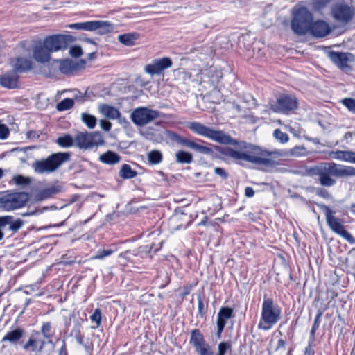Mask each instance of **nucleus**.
Listing matches in <instances>:
<instances>
[{
  "label": "nucleus",
  "mask_w": 355,
  "mask_h": 355,
  "mask_svg": "<svg viewBox=\"0 0 355 355\" xmlns=\"http://www.w3.org/2000/svg\"><path fill=\"white\" fill-rule=\"evenodd\" d=\"M236 142L234 145H238L239 150L227 148L225 151V155L233 159L236 164L243 166L250 163L270 167L278 164V162L274 160L273 150L269 151L245 141Z\"/></svg>",
  "instance_id": "f257e3e1"
},
{
  "label": "nucleus",
  "mask_w": 355,
  "mask_h": 355,
  "mask_svg": "<svg viewBox=\"0 0 355 355\" xmlns=\"http://www.w3.org/2000/svg\"><path fill=\"white\" fill-rule=\"evenodd\" d=\"M313 173L318 176L319 182L322 186L331 187L336 184L334 178L352 175L355 173V171L352 167L334 162H324L314 168Z\"/></svg>",
  "instance_id": "f03ea898"
},
{
  "label": "nucleus",
  "mask_w": 355,
  "mask_h": 355,
  "mask_svg": "<svg viewBox=\"0 0 355 355\" xmlns=\"http://www.w3.org/2000/svg\"><path fill=\"white\" fill-rule=\"evenodd\" d=\"M68 153H53L45 159L35 160L32 168L36 174H51L56 171L69 159Z\"/></svg>",
  "instance_id": "7ed1b4c3"
},
{
  "label": "nucleus",
  "mask_w": 355,
  "mask_h": 355,
  "mask_svg": "<svg viewBox=\"0 0 355 355\" xmlns=\"http://www.w3.org/2000/svg\"><path fill=\"white\" fill-rule=\"evenodd\" d=\"M282 309L270 298H264L258 328L264 331L270 330L281 319Z\"/></svg>",
  "instance_id": "20e7f679"
},
{
  "label": "nucleus",
  "mask_w": 355,
  "mask_h": 355,
  "mask_svg": "<svg viewBox=\"0 0 355 355\" xmlns=\"http://www.w3.org/2000/svg\"><path fill=\"white\" fill-rule=\"evenodd\" d=\"M187 127L194 133L221 144H235L237 143L236 140L223 131L214 130L199 122H191L188 123Z\"/></svg>",
  "instance_id": "39448f33"
},
{
  "label": "nucleus",
  "mask_w": 355,
  "mask_h": 355,
  "mask_svg": "<svg viewBox=\"0 0 355 355\" xmlns=\"http://www.w3.org/2000/svg\"><path fill=\"white\" fill-rule=\"evenodd\" d=\"M312 20L313 15L311 12L306 8H300L293 12L291 28L297 35H305L310 31Z\"/></svg>",
  "instance_id": "423d86ee"
},
{
  "label": "nucleus",
  "mask_w": 355,
  "mask_h": 355,
  "mask_svg": "<svg viewBox=\"0 0 355 355\" xmlns=\"http://www.w3.org/2000/svg\"><path fill=\"white\" fill-rule=\"evenodd\" d=\"M104 143L102 135L99 132H80L75 137V146L80 149H91Z\"/></svg>",
  "instance_id": "0eeeda50"
},
{
  "label": "nucleus",
  "mask_w": 355,
  "mask_h": 355,
  "mask_svg": "<svg viewBox=\"0 0 355 355\" xmlns=\"http://www.w3.org/2000/svg\"><path fill=\"white\" fill-rule=\"evenodd\" d=\"M28 199L29 195L26 192L8 193L0 198V206L9 211L24 207Z\"/></svg>",
  "instance_id": "6e6552de"
},
{
  "label": "nucleus",
  "mask_w": 355,
  "mask_h": 355,
  "mask_svg": "<svg viewBox=\"0 0 355 355\" xmlns=\"http://www.w3.org/2000/svg\"><path fill=\"white\" fill-rule=\"evenodd\" d=\"M160 116V112L146 107H139L135 109L130 115L132 121L138 126H144Z\"/></svg>",
  "instance_id": "1a4fd4ad"
},
{
  "label": "nucleus",
  "mask_w": 355,
  "mask_h": 355,
  "mask_svg": "<svg viewBox=\"0 0 355 355\" xmlns=\"http://www.w3.org/2000/svg\"><path fill=\"white\" fill-rule=\"evenodd\" d=\"M323 210L325 214L327 223L329 228L349 242L353 243L354 239L352 236L345 230L340 220L334 216L335 212L327 206L323 207Z\"/></svg>",
  "instance_id": "9d476101"
},
{
  "label": "nucleus",
  "mask_w": 355,
  "mask_h": 355,
  "mask_svg": "<svg viewBox=\"0 0 355 355\" xmlns=\"http://www.w3.org/2000/svg\"><path fill=\"white\" fill-rule=\"evenodd\" d=\"M166 135L171 141H174L180 145L185 146L199 153L204 155L213 154V150L211 148L200 145L194 141L182 137L173 131L168 130L166 131Z\"/></svg>",
  "instance_id": "9b49d317"
},
{
  "label": "nucleus",
  "mask_w": 355,
  "mask_h": 355,
  "mask_svg": "<svg viewBox=\"0 0 355 355\" xmlns=\"http://www.w3.org/2000/svg\"><path fill=\"white\" fill-rule=\"evenodd\" d=\"M297 100L295 96L283 95L277 98L275 104L271 105V109L275 112L288 114L297 109Z\"/></svg>",
  "instance_id": "f8f14e48"
},
{
  "label": "nucleus",
  "mask_w": 355,
  "mask_h": 355,
  "mask_svg": "<svg viewBox=\"0 0 355 355\" xmlns=\"http://www.w3.org/2000/svg\"><path fill=\"white\" fill-rule=\"evenodd\" d=\"M70 41L71 36L58 34L46 37L43 42L46 49H48L52 53L67 49Z\"/></svg>",
  "instance_id": "ddd939ff"
},
{
  "label": "nucleus",
  "mask_w": 355,
  "mask_h": 355,
  "mask_svg": "<svg viewBox=\"0 0 355 355\" xmlns=\"http://www.w3.org/2000/svg\"><path fill=\"white\" fill-rule=\"evenodd\" d=\"M24 221L20 219H15L12 216H0V241L4 236L3 230H8L11 234L17 232L24 225Z\"/></svg>",
  "instance_id": "4468645a"
},
{
  "label": "nucleus",
  "mask_w": 355,
  "mask_h": 355,
  "mask_svg": "<svg viewBox=\"0 0 355 355\" xmlns=\"http://www.w3.org/2000/svg\"><path fill=\"white\" fill-rule=\"evenodd\" d=\"M172 66V61L169 58H162L153 60L146 65L144 71L151 76L161 74L165 69Z\"/></svg>",
  "instance_id": "2eb2a0df"
},
{
  "label": "nucleus",
  "mask_w": 355,
  "mask_h": 355,
  "mask_svg": "<svg viewBox=\"0 0 355 355\" xmlns=\"http://www.w3.org/2000/svg\"><path fill=\"white\" fill-rule=\"evenodd\" d=\"M331 12L334 19L342 23L348 22L353 15L351 8L344 3L334 4Z\"/></svg>",
  "instance_id": "dca6fc26"
},
{
  "label": "nucleus",
  "mask_w": 355,
  "mask_h": 355,
  "mask_svg": "<svg viewBox=\"0 0 355 355\" xmlns=\"http://www.w3.org/2000/svg\"><path fill=\"white\" fill-rule=\"evenodd\" d=\"M330 60L343 71L349 70V62L352 61L353 55L349 53L331 52L329 54Z\"/></svg>",
  "instance_id": "f3484780"
},
{
  "label": "nucleus",
  "mask_w": 355,
  "mask_h": 355,
  "mask_svg": "<svg viewBox=\"0 0 355 355\" xmlns=\"http://www.w3.org/2000/svg\"><path fill=\"white\" fill-rule=\"evenodd\" d=\"M309 31L315 37H324L331 33V28L327 22L318 20L311 23Z\"/></svg>",
  "instance_id": "a211bd4d"
},
{
  "label": "nucleus",
  "mask_w": 355,
  "mask_h": 355,
  "mask_svg": "<svg viewBox=\"0 0 355 355\" xmlns=\"http://www.w3.org/2000/svg\"><path fill=\"white\" fill-rule=\"evenodd\" d=\"M306 155V150L304 146H295L289 150H273L274 160L282 157H302Z\"/></svg>",
  "instance_id": "6ab92c4d"
},
{
  "label": "nucleus",
  "mask_w": 355,
  "mask_h": 355,
  "mask_svg": "<svg viewBox=\"0 0 355 355\" xmlns=\"http://www.w3.org/2000/svg\"><path fill=\"white\" fill-rule=\"evenodd\" d=\"M233 317V309L230 307H222L217 315V336L220 338L226 324V320Z\"/></svg>",
  "instance_id": "aec40b11"
},
{
  "label": "nucleus",
  "mask_w": 355,
  "mask_h": 355,
  "mask_svg": "<svg viewBox=\"0 0 355 355\" xmlns=\"http://www.w3.org/2000/svg\"><path fill=\"white\" fill-rule=\"evenodd\" d=\"M51 52L46 49L44 42L35 45L33 48V58L38 62H48L51 59Z\"/></svg>",
  "instance_id": "412c9836"
},
{
  "label": "nucleus",
  "mask_w": 355,
  "mask_h": 355,
  "mask_svg": "<svg viewBox=\"0 0 355 355\" xmlns=\"http://www.w3.org/2000/svg\"><path fill=\"white\" fill-rule=\"evenodd\" d=\"M100 112L104 115L106 118L110 119H119L120 123H127L126 119L124 117H121L120 112L114 107L101 105L99 107Z\"/></svg>",
  "instance_id": "4be33fe9"
},
{
  "label": "nucleus",
  "mask_w": 355,
  "mask_h": 355,
  "mask_svg": "<svg viewBox=\"0 0 355 355\" xmlns=\"http://www.w3.org/2000/svg\"><path fill=\"white\" fill-rule=\"evenodd\" d=\"M16 71L6 73L0 77V84L6 88L12 89L17 87L18 76Z\"/></svg>",
  "instance_id": "5701e85b"
},
{
  "label": "nucleus",
  "mask_w": 355,
  "mask_h": 355,
  "mask_svg": "<svg viewBox=\"0 0 355 355\" xmlns=\"http://www.w3.org/2000/svg\"><path fill=\"white\" fill-rule=\"evenodd\" d=\"M24 331L21 328H16L8 331L3 337L1 342H8L15 345L24 336Z\"/></svg>",
  "instance_id": "b1692460"
},
{
  "label": "nucleus",
  "mask_w": 355,
  "mask_h": 355,
  "mask_svg": "<svg viewBox=\"0 0 355 355\" xmlns=\"http://www.w3.org/2000/svg\"><path fill=\"white\" fill-rule=\"evenodd\" d=\"M114 26L107 21H93V31L100 35H105L113 31Z\"/></svg>",
  "instance_id": "393cba45"
},
{
  "label": "nucleus",
  "mask_w": 355,
  "mask_h": 355,
  "mask_svg": "<svg viewBox=\"0 0 355 355\" xmlns=\"http://www.w3.org/2000/svg\"><path fill=\"white\" fill-rule=\"evenodd\" d=\"M15 71L24 72L32 69V62L26 58H18L12 63Z\"/></svg>",
  "instance_id": "a878e982"
},
{
  "label": "nucleus",
  "mask_w": 355,
  "mask_h": 355,
  "mask_svg": "<svg viewBox=\"0 0 355 355\" xmlns=\"http://www.w3.org/2000/svg\"><path fill=\"white\" fill-rule=\"evenodd\" d=\"M99 160L103 164L114 165L120 162L121 157L114 152L108 150L100 155Z\"/></svg>",
  "instance_id": "bb28decb"
},
{
  "label": "nucleus",
  "mask_w": 355,
  "mask_h": 355,
  "mask_svg": "<svg viewBox=\"0 0 355 355\" xmlns=\"http://www.w3.org/2000/svg\"><path fill=\"white\" fill-rule=\"evenodd\" d=\"M139 35L137 33H128L118 36V40L123 45L131 46L135 44L139 39Z\"/></svg>",
  "instance_id": "cd10ccee"
},
{
  "label": "nucleus",
  "mask_w": 355,
  "mask_h": 355,
  "mask_svg": "<svg viewBox=\"0 0 355 355\" xmlns=\"http://www.w3.org/2000/svg\"><path fill=\"white\" fill-rule=\"evenodd\" d=\"M78 69L76 63L69 60H65L60 61V71L67 75L73 74Z\"/></svg>",
  "instance_id": "c85d7f7f"
},
{
  "label": "nucleus",
  "mask_w": 355,
  "mask_h": 355,
  "mask_svg": "<svg viewBox=\"0 0 355 355\" xmlns=\"http://www.w3.org/2000/svg\"><path fill=\"white\" fill-rule=\"evenodd\" d=\"M190 343L196 350L206 343L202 334L198 329H194L191 331Z\"/></svg>",
  "instance_id": "c756f323"
},
{
  "label": "nucleus",
  "mask_w": 355,
  "mask_h": 355,
  "mask_svg": "<svg viewBox=\"0 0 355 355\" xmlns=\"http://www.w3.org/2000/svg\"><path fill=\"white\" fill-rule=\"evenodd\" d=\"M147 160L149 165H157L163 160L162 153L157 150H150L147 153Z\"/></svg>",
  "instance_id": "7c9ffc66"
},
{
  "label": "nucleus",
  "mask_w": 355,
  "mask_h": 355,
  "mask_svg": "<svg viewBox=\"0 0 355 355\" xmlns=\"http://www.w3.org/2000/svg\"><path fill=\"white\" fill-rule=\"evenodd\" d=\"M57 144L62 148H69L75 146V137L73 138L70 135H64L57 139Z\"/></svg>",
  "instance_id": "2f4dec72"
},
{
  "label": "nucleus",
  "mask_w": 355,
  "mask_h": 355,
  "mask_svg": "<svg viewBox=\"0 0 355 355\" xmlns=\"http://www.w3.org/2000/svg\"><path fill=\"white\" fill-rule=\"evenodd\" d=\"M137 173L132 169L130 165L123 164L119 171V175L123 179H131L136 177Z\"/></svg>",
  "instance_id": "473e14b6"
},
{
  "label": "nucleus",
  "mask_w": 355,
  "mask_h": 355,
  "mask_svg": "<svg viewBox=\"0 0 355 355\" xmlns=\"http://www.w3.org/2000/svg\"><path fill=\"white\" fill-rule=\"evenodd\" d=\"M177 162L181 164H190L193 161V156L190 153L179 150L175 153Z\"/></svg>",
  "instance_id": "72a5a7b5"
},
{
  "label": "nucleus",
  "mask_w": 355,
  "mask_h": 355,
  "mask_svg": "<svg viewBox=\"0 0 355 355\" xmlns=\"http://www.w3.org/2000/svg\"><path fill=\"white\" fill-rule=\"evenodd\" d=\"M68 26L71 29L93 31V21L71 24Z\"/></svg>",
  "instance_id": "f704fd0d"
},
{
  "label": "nucleus",
  "mask_w": 355,
  "mask_h": 355,
  "mask_svg": "<svg viewBox=\"0 0 355 355\" xmlns=\"http://www.w3.org/2000/svg\"><path fill=\"white\" fill-rule=\"evenodd\" d=\"M81 119L89 129H93L96 125V118L87 113H82Z\"/></svg>",
  "instance_id": "c9c22d12"
},
{
  "label": "nucleus",
  "mask_w": 355,
  "mask_h": 355,
  "mask_svg": "<svg viewBox=\"0 0 355 355\" xmlns=\"http://www.w3.org/2000/svg\"><path fill=\"white\" fill-rule=\"evenodd\" d=\"M71 334L74 336L77 343L82 345L87 352H91V347L87 343H85L83 340V336L81 334L80 331L78 328L75 329L72 331Z\"/></svg>",
  "instance_id": "e433bc0d"
},
{
  "label": "nucleus",
  "mask_w": 355,
  "mask_h": 355,
  "mask_svg": "<svg viewBox=\"0 0 355 355\" xmlns=\"http://www.w3.org/2000/svg\"><path fill=\"white\" fill-rule=\"evenodd\" d=\"M74 105L73 100L71 98H64L57 104L56 108L59 111H64L71 108Z\"/></svg>",
  "instance_id": "4c0bfd02"
},
{
  "label": "nucleus",
  "mask_w": 355,
  "mask_h": 355,
  "mask_svg": "<svg viewBox=\"0 0 355 355\" xmlns=\"http://www.w3.org/2000/svg\"><path fill=\"white\" fill-rule=\"evenodd\" d=\"M12 181L16 185L26 186L31 184V179L28 177L23 176L21 175H17L13 176Z\"/></svg>",
  "instance_id": "58836bf2"
},
{
  "label": "nucleus",
  "mask_w": 355,
  "mask_h": 355,
  "mask_svg": "<svg viewBox=\"0 0 355 355\" xmlns=\"http://www.w3.org/2000/svg\"><path fill=\"white\" fill-rule=\"evenodd\" d=\"M24 350H31L34 352L37 348V338L31 337L26 343L23 346Z\"/></svg>",
  "instance_id": "ea45409f"
},
{
  "label": "nucleus",
  "mask_w": 355,
  "mask_h": 355,
  "mask_svg": "<svg viewBox=\"0 0 355 355\" xmlns=\"http://www.w3.org/2000/svg\"><path fill=\"white\" fill-rule=\"evenodd\" d=\"M273 136L282 144H285L289 140L288 135L286 133L282 132L279 129L275 130Z\"/></svg>",
  "instance_id": "a19ab883"
},
{
  "label": "nucleus",
  "mask_w": 355,
  "mask_h": 355,
  "mask_svg": "<svg viewBox=\"0 0 355 355\" xmlns=\"http://www.w3.org/2000/svg\"><path fill=\"white\" fill-rule=\"evenodd\" d=\"M114 251L112 250H99L96 252V253L92 257V259H103L105 257L110 256L113 254Z\"/></svg>",
  "instance_id": "79ce46f5"
},
{
  "label": "nucleus",
  "mask_w": 355,
  "mask_h": 355,
  "mask_svg": "<svg viewBox=\"0 0 355 355\" xmlns=\"http://www.w3.org/2000/svg\"><path fill=\"white\" fill-rule=\"evenodd\" d=\"M41 332L46 338H51L52 337L53 332L51 329V324L49 322L43 323L41 328Z\"/></svg>",
  "instance_id": "37998d69"
},
{
  "label": "nucleus",
  "mask_w": 355,
  "mask_h": 355,
  "mask_svg": "<svg viewBox=\"0 0 355 355\" xmlns=\"http://www.w3.org/2000/svg\"><path fill=\"white\" fill-rule=\"evenodd\" d=\"M90 320L96 324V328L98 327L101 323V311L100 309H96L90 316Z\"/></svg>",
  "instance_id": "c03bdc74"
},
{
  "label": "nucleus",
  "mask_w": 355,
  "mask_h": 355,
  "mask_svg": "<svg viewBox=\"0 0 355 355\" xmlns=\"http://www.w3.org/2000/svg\"><path fill=\"white\" fill-rule=\"evenodd\" d=\"M200 355H214V352L211 350L210 346L205 343L196 350Z\"/></svg>",
  "instance_id": "a18cd8bd"
},
{
  "label": "nucleus",
  "mask_w": 355,
  "mask_h": 355,
  "mask_svg": "<svg viewBox=\"0 0 355 355\" xmlns=\"http://www.w3.org/2000/svg\"><path fill=\"white\" fill-rule=\"evenodd\" d=\"M231 348V344L228 342H221L218 346V354L225 355L226 352Z\"/></svg>",
  "instance_id": "49530a36"
},
{
  "label": "nucleus",
  "mask_w": 355,
  "mask_h": 355,
  "mask_svg": "<svg viewBox=\"0 0 355 355\" xmlns=\"http://www.w3.org/2000/svg\"><path fill=\"white\" fill-rule=\"evenodd\" d=\"M69 54L74 58H78L82 55L83 51L80 46H73L69 49Z\"/></svg>",
  "instance_id": "de8ad7c7"
},
{
  "label": "nucleus",
  "mask_w": 355,
  "mask_h": 355,
  "mask_svg": "<svg viewBox=\"0 0 355 355\" xmlns=\"http://www.w3.org/2000/svg\"><path fill=\"white\" fill-rule=\"evenodd\" d=\"M343 104L346 106L349 110L355 111V100L353 98H345L342 100Z\"/></svg>",
  "instance_id": "09e8293b"
},
{
  "label": "nucleus",
  "mask_w": 355,
  "mask_h": 355,
  "mask_svg": "<svg viewBox=\"0 0 355 355\" xmlns=\"http://www.w3.org/2000/svg\"><path fill=\"white\" fill-rule=\"evenodd\" d=\"M322 315V311H318V313L315 316V318L314 320V323H313V325L311 331V334H314L315 331L318 328Z\"/></svg>",
  "instance_id": "8fccbe9b"
},
{
  "label": "nucleus",
  "mask_w": 355,
  "mask_h": 355,
  "mask_svg": "<svg viewBox=\"0 0 355 355\" xmlns=\"http://www.w3.org/2000/svg\"><path fill=\"white\" fill-rule=\"evenodd\" d=\"M343 158L342 160L350 162H355V153L349 151H343Z\"/></svg>",
  "instance_id": "3c124183"
},
{
  "label": "nucleus",
  "mask_w": 355,
  "mask_h": 355,
  "mask_svg": "<svg viewBox=\"0 0 355 355\" xmlns=\"http://www.w3.org/2000/svg\"><path fill=\"white\" fill-rule=\"evenodd\" d=\"M10 131L6 124H3L0 128V139H6L8 137Z\"/></svg>",
  "instance_id": "603ef678"
},
{
  "label": "nucleus",
  "mask_w": 355,
  "mask_h": 355,
  "mask_svg": "<svg viewBox=\"0 0 355 355\" xmlns=\"http://www.w3.org/2000/svg\"><path fill=\"white\" fill-rule=\"evenodd\" d=\"M343 150L331 151L329 153V156L331 157V158L335 159L342 160L343 158Z\"/></svg>",
  "instance_id": "864d4df0"
},
{
  "label": "nucleus",
  "mask_w": 355,
  "mask_h": 355,
  "mask_svg": "<svg viewBox=\"0 0 355 355\" xmlns=\"http://www.w3.org/2000/svg\"><path fill=\"white\" fill-rule=\"evenodd\" d=\"M100 126L103 130L109 131L112 128V123L106 120H101Z\"/></svg>",
  "instance_id": "5fc2aeb1"
},
{
  "label": "nucleus",
  "mask_w": 355,
  "mask_h": 355,
  "mask_svg": "<svg viewBox=\"0 0 355 355\" xmlns=\"http://www.w3.org/2000/svg\"><path fill=\"white\" fill-rule=\"evenodd\" d=\"M214 173L220 176L223 179H226L227 178V175L225 170L222 168L216 167L214 168Z\"/></svg>",
  "instance_id": "6e6d98bb"
},
{
  "label": "nucleus",
  "mask_w": 355,
  "mask_h": 355,
  "mask_svg": "<svg viewBox=\"0 0 355 355\" xmlns=\"http://www.w3.org/2000/svg\"><path fill=\"white\" fill-rule=\"evenodd\" d=\"M245 195L248 198L252 197L254 195V189L252 187H246L245 189Z\"/></svg>",
  "instance_id": "4d7b16f0"
},
{
  "label": "nucleus",
  "mask_w": 355,
  "mask_h": 355,
  "mask_svg": "<svg viewBox=\"0 0 355 355\" xmlns=\"http://www.w3.org/2000/svg\"><path fill=\"white\" fill-rule=\"evenodd\" d=\"M198 311H199L200 313L202 314L203 309H204V303H203L202 300L200 297H198Z\"/></svg>",
  "instance_id": "13d9d810"
},
{
  "label": "nucleus",
  "mask_w": 355,
  "mask_h": 355,
  "mask_svg": "<svg viewBox=\"0 0 355 355\" xmlns=\"http://www.w3.org/2000/svg\"><path fill=\"white\" fill-rule=\"evenodd\" d=\"M45 345V341L37 338L38 352H41Z\"/></svg>",
  "instance_id": "bf43d9fd"
},
{
  "label": "nucleus",
  "mask_w": 355,
  "mask_h": 355,
  "mask_svg": "<svg viewBox=\"0 0 355 355\" xmlns=\"http://www.w3.org/2000/svg\"><path fill=\"white\" fill-rule=\"evenodd\" d=\"M222 77L220 73H217V75L215 78H211V82L213 85L217 83L219 81V79Z\"/></svg>",
  "instance_id": "052dcab7"
},
{
  "label": "nucleus",
  "mask_w": 355,
  "mask_h": 355,
  "mask_svg": "<svg viewBox=\"0 0 355 355\" xmlns=\"http://www.w3.org/2000/svg\"><path fill=\"white\" fill-rule=\"evenodd\" d=\"M59 355H67L65 345L63 344L62 347L60 349Z\"/></svg>",
  "instance_id": "680f3d73"
},
{
  "label": "nucleus",
  "mask_w": 355,
  "mask_h": 355,
  "mask_svg": "<svg viewBox=\"0 0 355 355\" xmlns=\"http://www.w3.org/2000/svg\"><path fill=\"white\" fill-rule=\"evenodd\" d=\"M285 346V343L282 339H280L278 340V347H284Z\"/></svg>",
  "instance_id": "e2e57ef3"
},
{
  "label": "nucleus",
  "mask_w": 355,
  "mask_h": 355,
  "mask_svg": "<svg viewBox=\"0 0 355 355\" xmlns=\"http://www.w3.org/2000/svg\"><path fill=\"white\" fill-rule=\"evenodd\" d=\"M311 346L309 345L307 347H306L304 353L306 354H309L311 353Z\"/></svg>",
  "instance_id": "0e129e2a"
},
{
  "label": "nucleus",
  "mask_w": 355,
  "mask_h": 355,
  "mask_svg": "<svg viewBox=\"0 0 355 355\" xmlns=\"http://www.w3.org/2000/svg\"><path fill=\"white\" fill-rule=\"evenodd\" d=\"M234 107L239 112H241V107L238 104H234Z\"/></svg>",
  "instance_id": "69168bd1"
},
{
  "label": "nucleus",
  "mask_w": 355,
  "mask_h": 355,
  "mask_svg": "<svg viewBox=\"0 0 355 355\" xmlns=\"http://www.w3.org/2000/svg\"><path fill=\"white\" fill-rule=\"evenodd\" d=\"M85 41L88 43H90V44H95L94 42L92 40V39H89V38H87L85 40Z\"/></svg>",
  "instance_id": "338daca9"
},
{
  "label": "nucleus",
  "mask_w": 355,
  "mask_h": 355,
  "mask_svg": "<svg viewBox=\"0 0 355 355\" xmlns=\"http://www.w3.org/2000/svg\"><path fill=\"white\" fill-rule=\"evenodd\" d=\"M189 293V290L185 288V291L184 293V295H187Z\"/></svg>",
  "instance_id": "774afa93"
}]
</instances>
